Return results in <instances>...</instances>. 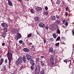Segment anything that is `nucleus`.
<instances>
[{
	"instance_id": "nucleus-1",
	"label": "nucleus",
	"mask_w": 74,
	"mask_h": 74,
	"mask_svg": "<svg viewBox=\"0 0 74 74\" xmlns=\"http://www.w3.org/2000/svg\"><path fill=\"white\" fill-rule=\"evenodd\" d=\"M6 55H7L8 60H9V66H10V64H11V62L12 60L13 59V58H12V54L10 52H9V51H8Z\"/></svg>"
},
{
	"instance_id": "nucleus-2",
	"label": "nucleus",
	"mask_w": 74,
	"mask_h": 74,
	"mask_svg": "<svg viewBox=\"0 0 74 74\" xmlns=\"http://www.w3.org/2000/svg\"><path fill=\"white\" fill-rule=\"evenodd\" d=\"M40 66L38 65L36 68L35 74H40Z\"/></svg>"
},
{
	"instance_id": "nucleus-3",
	"label": "nucleus",
	"mask_w": 74,
	"mask_h": 74,
	"mask_svg": "<svg viewBox=\"0 0 74 74\" xmlns=\"http://www.w3.org/2000/svg\"><path fill=\"white\" fill-rule=\"evenodd\" d=\"M57 27H56V25L54 26L51 25L49 26V29L51 31H54L56 29Z\"/></svg>"
},
{
	"instance_id": "nucleus-4",
	"label": "nucleus",
	"mask_w": 74,
	"mask_h": 74,
	"mask_svg": "<svg viewBox=\"0 0 74 74\" xmlns=\"http://www.w3.org/2000/svg\"><path fill=\"white\" fill-rule=\"evenodd\" d=\"M50 60L51 63V64H52V65H53V64L54 63V56H53L52 55L51 56V57L50 59Z\"/></svg>"
},
{
	"instance_id": "nucleus-5",
	"label": "nucleus",
	"mask_w": 74,
	"mask_h": 74,
	"mask_svg": "<svg viewBox=\"0 0 74 74\" xmlns=\"http://www.w3.org/2000/svg\"><path fill=\"white\" fill-rule=\"evenodd\" d=\"M22 57H19L16 62V65H18V64H19L20 63L22 62Z\"/></svg>"
},
{
	"instance_id": "nucleus-6",
	"label": "nucleus",
	"mask_w": 74,
	"mask_h": 74,
	"mask_svg": "<svg viewBox=\"0 0 74 74\" xmlns=\"http://www.w3.org/2000/svg\"><path fill=\"white\" fill-rule=\"evenodd\" d=\"M22 60H23V63H26V62H27V58L26 56H25L23 57L22 59Z\"/></svg>"
},
{
	"instance_id": "nucleus-7",
	"label": "nucleus",
	"mask_w": 74,
	"mask_h": 74,
	"mask_svg": "<svg viewBox=\"0 0 74 74\" xmlns=\"http://www.w3.org/2000/svg\"><path fill=\"white\" fill-rule=\"evenodd\" d=\"M39 26L40 27L44 28V27H45V25L43 23H40L39 24Z\"/></svg>"
},
{
	"instance_id": "nucleus-8",
	"label": "nucleus",
	"mask_w": 74,
	"mask_h": 74,
	"mask_svg": "<svg viewBox=\"0 0 74 74\" xmlns=\"http://www.w3.org/2000/svg\"><path fill=\"white\" fill-rule=\"evenodd\" d=\"M26 56L27 57V59L28 60H31L32 58H31V56L29 54H27L26 55Z\"/></svg>"
},
{
	"instance_id": "nucleus-9",
	"label": "nucleus",
	"mask_w": 74,
	"mask_h": 74,
	"mask_svg": "<svg viewBox=\"0 0 74 74\" xmlns=\"http://www.w3.org/2000/svg\"><path fill=\"white\" fill-rule=\"evenodd\" d=\"M1 26H2V27H8V24H5L4 23H2L1 24Z\"/></svg>"
},
{
	"instance_id": "nucleus-10",
	"label": "nucleus",
	"mask_w": 74,
	"mask_h": 74,
	"mask_svg": "<svg viewBox=\"0 0 74 74\" xmlns=\"http://www.w3.org/2000/svg\"><path fill=\"white\" fill-rule=\"evenodd\" d=\"M18 30L19 29L17 28L14 29L12 31V33L14 34L16 33L17 32H18Z\"/></svg>"
},
{
	"instance_id": "nucleus-11",
	"label": "nucleus",
	"mask_w": 74,
	"mask_h": 74,
	"mask_svg": "<svg viewBox=\"0 0 74 74\" xmlns=\"http://www.w3.org/2000/svg\"><path fill=\"white\" fill-rule=\"evenodd\" d=\"M8 4L10 7H12L13 6V4H12V2L11 1H8Z\"/></svg>"
},
{
	"instance_id": "nucleus-12",
	"label": "nucleus",
	"mask_w": 74,
	"mask_h": 74,
	"mask_svg": "<svg viewBox=\"0 0 74 74\" xmlns=\"http://www.w3.org/2000/svg\"><path fill=\"white\" fill-rule=\"evenodd\" d=\"M23 51L25 52H28L30 51V50L27 48H24L23 49Z\"/></svg>"
},
{
	"instance_id": "nucleus-13",
	"label": "nucleus",
	"mask_w": 74,
	"mask_h": 74,
	"mask_svg": "<svg viewBox=\"0 0 74 74\" xmlns=\"http://www.w3.org/2000/svg\"><path fill=\"white\" fill-rule=\"evenodd\" d=\"M30 63L32 65V66H34L35 63H34V61L33 59H31L30 60Z\"/></svg>"
},
{
	"instance_id": "nucleus-14",
	"label": "nucleus",
	"mask_w": 74,
	"mask_h": 74,
	"mask_svg": "<svg viewBox=\"0 0 74 74\" xmlns=\"http://www.w3.org/2000/svg\"><path fill=\"white\" fill-rule=\"evenodd\" d=\"M17 37L18 39H19L20 38H21L22 37V36H21V34H20L19 33H17Z\"/></svg>"
},
{
	"instance_id": "nucleus-15",
	"label": "nucleus",
	"mask_w": 74,
	"mask_h": 74,
	"mask_svg": "<svg viewBox=\"0 0 74 74\" xmlns=\"http://www.w3.org/2000/svg\"><path fill=\"white\" fill-rule=\"evenodd\" d=\"M49 52H51V53H53V48H50L49 49Z\"/></svg>"
},
{
	"instance_id": "nucleus-16",
	"label": "nucleus",
	"mask_w": 74,
	"mask_h": 74,
	"mask_svg": "<svg viewBox=\"0 0 74 74\" xmlns=\"http://www.w3.org/2000/svg\"><path fill=\"white\" fill-rule=\"evenodd\" d=\"M60 23V21L59 20H56L55 21V23L57 25H59Z\"/></svg>"
},
{
	"instance_id": "nucleus-17",
	"label": "nucleus",
	"mask_w": 74,
	"mask_h": 74,
	"mask_svg": "<svg viewBox=\"0 0 74 74\" xmlns=\"http://www.w3.org/2000/svg\"><path fill=\"white\" fill-rule=\"evenodd\" d=\"M36 10L38 11H41L42 10V8L40 7H38L36 8Z\"/></svg>"
},
{
	"instance_id": "nucleus-18",
	"label": "nucleus",
	"mask_w": 74,
	"mask_h": 74,
	"mask_svg": "<svg viewBox=\"0 0 74 74\" xmlns=\"http://www.w3.org/2000/svg\"><path fill=\"white\" fill-rule=\"evenodd\" d=\"M34 19L35 21H36L37 22V21H39V17L37 16H36L34 18Z\"/></svg>"
},
{
	"instance_id": "nucleus-19",
	"label": "nucleus",
	"mask_w": 74,
	"mask_h": 74,
	"mask_svg": "<svg viewBox=\"0 0 74 74\" xmlns=\"http://www.w3.org/2000/svg\"><path fill=\"white\" fill-rule=\"evenodd\" d=\"M3 61H4V59L3 58H1L0 60V65H1L2 63H3Z\"/></svg>"
},
{
	"instance_id": "nucleus-20",
	"label": "nucleus",
	"mask_w": 74,
	"mask_h": 74,
	"mask_svg": "<svg viewBox=\"0 0 74 74\" xmlns=\"http://www.w3.org/2000/svg\"><path fill=\"white\" fill-rule=\"evenodd\" d=\"M52 36L54 38H56L57 37V35H56V34L55 33H53L52 34Z\"/></svg>"
},
{
	"instance_id": "nucleus-21",
	"label": "nucleus",
	"mask_w": 74,
	"mask_h": 74,
	"mask_svg": "<svg viewBox=\"0 0 74 74\" xmlns=\"http://www.w3.org/2000/svg\"><path fill=\"white\" fill-rule=\"evenodd\" d=\"M5 70H6V67L5 66L4 67V68H2L1 70V71H2L3 72L4 71H5Z\"/></svg>"
},
{
	"instance_id": "nucleus-22",
	"label": "nucleus",
	"mask_w": 74,
	"mask_h": 74,
	"mask_svg": "<svg viewBox=\"0 0 74 74\" xmlns=\"http://www.w3.org/2000/svg\"><path fill=\"white\" fill-rule=\"evenodd\" d=\"M51 19L52 21H55L56 20V17L54 16H51Z\"/></svg>"
},
{
	"instance_id": "nucleus-23",
	"label": "nucleus",
	"mask_w": 74,
	"mask_h": 74,
	"mask_svg": "<svg viewBox=\"0 0 74 74\" xmlns=\"http://www.w3.org/2000/svg\"><path fill=\"white\" fill-rule=\"evenodd\" d=\"M3 32H7V31L8 30V29H7V28L5 27L3 28Z\"/></svg>"
},
{
	"instance_id": "nucleus-24",
	"label": "nucleus",
	"mask_w": 74,
	"mask_h": 74,
	"mask_svg": "<svg viewBox=\"0 0 74 74\" xmlns=\"http://www.w3.org/2000/svg\"><path fill=\"white\" fill-rule=\"evenodd\" d=\"M40 65L42 67H43L44 66H45V64L44 62H42L41 61L40 62Z\"/></svg>"
},
{
	"instance_id": "nucleus-25",
	"label": "nucleus",
	"mask_w": 74,
	"mask_h": 74,
	"mask_svg": "<svg viewBox=\"0 0 74 74\" xmlns=\"http://www.w3.org/2000/svg\"><path fill=\"white\" fill-rule=\"evenodd\" d=\"M57 32L58 34H60V31L59 29H57Z\"/></svg>"
},
{
	"instance_id": "nucleus-26",
	"label": "nucleus",
	"mask_w": 74,
	"mask_h": 74,
	"mask_svg": "<svg viewBox=\"0 0 74 74\" xmlns=\"http://www.w3.org/2000/svg\"><path fill=\"white\" fill-rule=\"evenodd\" d=\"M60 39V36H58L57 37L56 39V41H59Z\"/></svg>"
},
{
	"instance_id": "nucleus-27",
	"label": "nucleus",
	"mask_w": 74,
	"mask_h": 74,
	"mask_svg": "<svg viewBox=\"0 0 74 74\" xmlns=\"http://www.w3.org/2000/svg\"><path fill=\"white\" fill-rule=\"evenodd\" d=\"M48 13L47 12L45 11L44 12V14L45 15H48Z\"/></svg>"
},
{
	"instance_id": "nucleus-28",
	"label": "nucleus",
	"mask_w": 74,
	"mask_h": 74,
	"mask_svg": "<svg viewBox=\"0 0 74 74\" xmlns=\"http://www.w3.org/2000/svg\"><path fill=\"white\" fill-rule=\"evenodd\" d=\"M60 1L58 0L56 2V3L59 4H60Z\"/></svg>"
},
{
	"instance_id": "nucleus-29",
	"label": "nucleus",
	"mask_w": 74,
	"mask_h": 74,
	"mask_svg": "<svg viewBox=\"0 0 74 74\" xmlns=\"http://www.w3.org/2000/svg\"><path fill=\"white\" fill-rule=\"evenodd\" d=\"M64 25H65V26H67L69 25V23L66 21Z\"/></svg>"
},
{
	"instance_id": "nucleus-30",
	"label": "nucleus",
	"mask_w": 74,
	"mask_h": 74,
	"mask_svg": "<svg viewBox=\"0 0 74 74\" xmlns=\"http://www.w3.org/2000/svg\"><path fill=\"white\" fill-rule=\"evenodd\" d=\"M6 36V33H3V38H5V37Z\"/></svg>"
},
{
	"instance_id": "nucleus-31",
	"label": "nucleus",
	"mask_w": 74,
	"mask_h": 74,
	"mask_svg": "<svg viewBox=\"0 0 74 74\" xmlns=\"http://www.w3.org/2000/svg\"><path fill=\"white\" fill-rule=\"evenodd\" d=\"M34 65H32L31 66V70H34Z\"/></svg>"
},
{
	"instance_id": "nucleus-32",
	"label": "nucleus",
	"mask_w": 74,
	"mask_h": 74,
	"mask_svg": "<svg viewBox=\"0 0 74 74\" xmlns=\"http://www.w3.org/2000/svg\"><path fill=\"white\" fill-rule=\"evenodd\" d=\"M56 18H57V19H59V18H60V16H59V15H56Z\"/></svg>"
},
{
	"instance_id": "nucleus-33",
	"label": "nucleus",
	"mask_w": 74,
	"mask_h": 74,
	"mask_svg": "<svg viewBox=\"0 0 74 74\" xmlns=\"http://www.w3.org/2000/svg\"><path fill=\"white\" fill-rule=\"evenodd\" d=\"M31 36H32V34H29L27 35V37L28 38L30 37H31Z\"/></svg>"
},
{
	"instance_id": "nucleus-34",
	"label": "nucleus",
	"mask_w": 74,
	"mask_h": 74,
	"mask_svg": "<svg viewBox=\"0 0 74 74\" xmlns=\"http://www.w3.org/2000/svg\"><path fill=\"white\" fill-rule=\"evenodd\" d=\"M40 74H44V71L42 70L40 72Z\"/></svg>"
},
{
	"instance_id": "nucleus-35",
	"label": "nucleus",
	"mask_w": 74,
	"mask_h": 74,
	"mask_svg": "<svg viewBox=\"0 0 74 74\" xmlns=\"http://www.w3.org/2000/svg\"><path fill=\"white\" fill-rule=\"evenodd\" d=\"M66 20H63L62 21V23H63V24H65V23H66Z\"/></svg>"
},
{
	"instance_id": "nucleus-36",
	"label": "nucleus",
	"mask_w": 74,
	"mask_h": 74,
	"mask_svg": "<svg viewBox=\"0 0 74 74\" xmlns=\"http://www.w3.org/2000/svg\"><path fill=\"white\" fill-rule=\"evenodd\" d=\"M45 29L46 30H48V29H49V27L48 26H46L45 27Z\"/></svg>"
},
{
	"instance_id": "nucleus-37",
	"label": "nucleus",
	"mask_w": 74,
	"mask_h": 74,
	"mask_svg": "<svg viewBox=\"0 0 74 74\" xmlns=\"http://www.w3.org/2000/svg\"><path fill=\"white\" fill-rule=\"evenodd\" d=\"M14 38L15 39L16 41H17V40H18V38L17 36H15L14 37Z\"/></svg>"
},
{
	"instance_id": "nucleus-38",
	"label": "nucleus",
	"mask_w": 74,
	"mask_h": 74,
	"mask_svg": "<svg viewBox=\"0 0 74 74\" xmlns=\"http://www.w3.org/2000/svg\"><path fill=\"white\" fill-rule=\"evenodd\" d=\"M59 44H60L59 42H58L56 43L55 44L56 46V47H58L59 45Z\"/></svg>"
},
{
	"instance_id": "nucleus-39",
	"label": "nucleus",
	"mask_w": 74,
	"mask_h": 74,
	"mask_svg": "<svg viewBox=\"0 0 74 74\" xmlns=\"http://www.w3.org/2000/svg\"><path fill=\"white\" fill-rule=\"evenodd\" d=\"M65 9L66 10V11H69L70 10V8H69V7H66V8Z\"/></svg>"
},
{
	"instance_id": "nucleus-40",
	"label": "nucleus",
	"mask_w": 74,
	"mask_h": 74,
	"mask_svg": "<svg viewBox=\"0 0 74 74\" xmlns=\"http://www.w3.org/2000/svg\"><path fill=\"white\" fill-rule=\"evenodd\" d=\"M30 11L31 12V13H32V14L34 13V10H33V9H32Z\"/></svg>"
},
{
	"instance_id": "nucleus-41",
	"label": "nucleus",
	"mask_w": 74,
	"mask_h": 74,
	"mask_svg": "<svg viewBox=\"0 0 74 74\" xmlns=\"http://www.w3.org/2000/svg\"><path fill=\"white\" fill-rule=\"evenodd\" d=\"M19 44H22L23 43V41L22 40H20L19 41Z\"/></svg>"
},
{
	"instance_id": "nucleus-42",
	"label": "nucleus",
	"mask_w": 74,
	"mask_h": 74,
	"mask_svg": "<svg viewBox=\"0 0 74 74\" xmlns=\"http://www.w3.org/2000/svg\"><path fill=\"white\" fill-rule=\"evenodd\" d=\"M61 38L62 40H63V41H64L65 40V39H66V38H65V37H62Z\"/></svg>"
},
{
	"instance_id": "nucleus-43",
	"label": "nucleus",
	"mask_w": 74,
	"mask_h": 74,
	"mask_svg": "<svg viewBox=\"0 0 74 74\" xmlns=\"http://www.w3.org/2000/svg\"><path fill=\"white\" fill-rule=\"evenodd\" d=\"M63 61L65 62V63H66V64L67 63V60L65 59L63 60Z\"/></svg>"
},
{
	"instance_id": "nucleus-44",
	"label": "nucleus",
	"mask_w": 74,
	"mask_h": 74,
	"mask_svg": "<svg viewBox=\"0 0 74 74\" xmlns=\"http://www.w3.org/2000/svg\"><path fill=\"white\" fill-rule=\"evenodd\" d=\"M50 40L51 41H53V38H50Z\"/></svg>"
},
{
	"instance_id": "nucleus-45",
	"label": "nucleus",
	"mask_w": 74,
	"mask_h": 74,
	"mask_svg": "<svg viewBox=\"0 0 74 74\" xmlns=\"http://www.w3.org/2000/svg\"><path fill=\"white\" fill-rule=\"evenodd\" d=\"M30 47H32V48H34V45H31Z\"/></svg>"
},
{
	"instance_id": "nucleus-46",
	"label": "nucleus",
	"mask_w": 74,
	"mask_h": 74,
	"mask_svg": "<svg viewBox=\"0 0 74 74\" xmlns=\"http://www.w3.org/2000/svg\"><path fill=\"white\" fill-rule=\"evenodd\" d=\"M36 60L37 62H39L40 61V58H36Z\"/></svg>"
},
{
	"instance_id": "nucleus-47",
	"label": "nucleus",
	"mask_w": 74,
	"mask_h": 74,
	"mask_svg": "<svg viewBox=\"0 0 74 74\" xmlns=\"http://www.w3.org/2000/svg\"><path fill=\"white\" fill-rule=\"evenodd\" d=\"M72 32L73 36H74V30H72Z\"/></svg>"
},
{
	"instance_id": "nucleus-48",
	"label": "nucleus",
	"mask_w": 74,
	"mask_h": 74,
	"mask_svg": "<svg viewBox=\"0 0 74 74\" xmlns=\"http://www.w3.org/2000/svg\"><path fill=\"white\" fill-rule=\"evenodd\" d=\"M65 15L66 16H68V12H66L65 13Z\"/></svg>"
},
{
	"instance_id": "nucleus-49",
	"label": "nucleus",
	"mask_w": 74,
	"mask_h": 74,
	"mask_svg": "<svg viewBox=\"0 0 74 74\" xmlns=\"http://www.w3.org/2000/svg\"><path fill=\"white\" fill-rule=\"evenodd\" d=\"M43 41H44V44H45V42H47V41L44 38L43 39Z\"/></svg>"
},
{
	"instance_id": "nucleus-50",
	"label": "nucleus",
	"mask_w": 74,
	"mask_h": 74,
	"mask_svg": "<svg viewBox=\"0 0 74 74\" xmlns=\"http://www.w3.org/2000/svg\"><path fill=\"white\" fill-rule=\"evenodd\" d=\"M60 43H61V44H65V43H64V42H63V41H61L60 42Z\"/></svg>"
},
{
	"instance_id": "nucleus-51",
	"label": "nucleus",
	"mask_w": 74,
	"mask_h": 74,
	"mask_svg": "<svg viewBox=\"0 0 74 74\" xmlns=\"http://www.w3.org/2000/svg\"><path fill=\"white\" fill-rule=\"evenodd\" d=\"M5 63L6 64H7V62H8L7 60L6 59V60H5Z\"/></svg>"
},
{
	"instance_id": "nucleus-52",
	"label": "nucleus",
	"mask_w": 74,
	"mask_h": 74,
	"mask_svg": "<svg viewBox=\"0 0 74 74\" xmlns=\"http://www.w3.org/2000/svg\"><path fill=\"white\" fill-rule=\"evenodd\" d=\"M45 8L46 10H48V8L47 6L45 7Z\"/></svg>"
},
{
	"instance_id": "nucleus-53",
	"label": "nucleus",
	"mask_w": 74,
	"mask_h": 74,
	"mask_svg": "<svg viewBox=\"0 0 74 74\" xmlns=\"http://www.w3.org/2000/svg\"><path fill=\"white\" fill-rule=\"evenodd\" d=\"M62 27H63L62 28H64V29H65L66 28V27L64 25H63Z\"/></svg>"
},
{
	"instance_id": "nucleus-54",
	"label": "nucleus",
	"mask_w": 74,
	"mask_h": 74,
	"mask_svg": "<svg viewBox=\"0 0 74 74\" xmlns=\"http://www.w3.org/2000/svg\"><path fill=\"white\" fill-rule=\"evenodd\" d=\"M2 45L3 46H4V45H5V43H3L2 44Z\"/></svg>"
},
{
	"instance_id": "nucleus-55",
	"label": "nucleus",
	"mask_w": 74,
	"mask_h": 74,
	"mask_svg": "<svg viewBox=\"0 0 74 74\" xmlns=\"http://www.w3.org/2000/svg\"><path fill=\"white\" fill-rule=\"evenodd\" d=\"M37 33L38 35H40V33L38 32H37Z\"/></svg>"
},
{
	"instance_id": "nucleus-56",
	"label": "nucleus",
	"mask_w": 74,
	"mask_h": 74,
	"mask_svg": "<svg viewBox=\"0 0 74 74\" xmlns=\"http://www.w3.org/2000/svg\"><path fill=\"white\" fill-rule=\"evenodd\" d=\"M41 58H42H42H44V56H42L41 57Z\"/></svg>"
},
{
	"instance_id": "nucleus-57",
	"label": "nucleus",
	"mask_w": 74,
	"mask_h": 74,
	"mask_svg": "<svg viewBox=\"0 0 74 74\" xmlns=\"http://www.w3.org/2000/svg\"><path fill=\"white\" fill-rule=\"evenodd\" d=\"M29 45H32V43H29Z\"/></svg>"
},
{
	"instance_id": "nucleus-58",
	"label": "nucleus",
	"mask_w": 74,
	"mask_h": 74,
	"mask_svg": "<svg viewBox=\"0 0 74 74\" xmlns=\"http://www.w3.org/2000/svg\"><path fill=\"white\" fill-rule=\"evenodd\" d=\"M22 44H23V45H25V43L23 42Z\"/></svg>"
},
{
	"instance_id": "nucleus-59",
	"label": "nucleus",
	"mask_w": 74,
	"mask_h": 74,
	"mask_svg": "<svg viewBox=\"0 0 74 74\" xmlns=\"http://www.w3.org/2000/svg\"><path fill=\"white\" fill-rule=\"evenodd\" d=\"M7 1H8H8H10V0H6Z\"/></svg>"
},
{
	"instance_id": "nucleus-60",
	"label": "nucleus",
	"mask_w": 74,
	"mask_h": 74,
	"mask_svg": "<svg viewBox=\"0 0 74 74\" xmlns=\"http://www.w3.org/2000/svg\"><path fill=\"white\" fill-rule=\"evenodd\" d=\"M18 1H19L20 2L21 1L20 0H18Z\"/></svg>"
},
{
	"instance_id": "nucleus-61",
	"label": "nucleus",
	"mask_w": 74,
	"mask_h": 74,
	"mask_svg": "<svg viewBox=\"0 0 74 74\" xmlns=\"http://www.w3.org/2000/svg\"><path fill=\"white\" fill-rule=\"evenodd\" d=\"M24 0V1H26V0Z\"/></svg>"
},
{
	"instance_id": "nucleus-62",
	"label": "nucleus",
	"mask_w": 74,
	"mask_h": 74,
	"mask_svg": "<svg viewBox=\"0 0 74 74\" xmlns=\"http://www.w3.org/2000/svg\"><path fill=\"white\" fill-rule=\"evenodd\" d=\"M0 58H1V56H0Z\"/></svg>"
},
{
	"instance_id": "nucleus-63",
	"label": "nucleus",
	"mask_w": 74,
	"mask_h": 74,
	"mask_svg": "<svg viewBox=\"0 0 74 74\" xmlns=\"http://www.w3.org/2000/svg\"><path fill=\"white\" fill-rule=\"evenodd\" d=\"M12 74H14V73H12Z\"/></svg>"
}]
</instances>
